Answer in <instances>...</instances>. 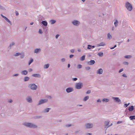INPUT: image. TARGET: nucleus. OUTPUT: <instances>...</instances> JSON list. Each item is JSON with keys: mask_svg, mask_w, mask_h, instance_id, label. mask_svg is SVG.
Here are the masks:
<instances>
[{"mask_svg": "<svg viewBox=\"0 0 135 135\" xmlns=\"http://www.w3.org/2000/svg\"><path fill=\"white\" fill-rule=\"evenodd\" d=\"M41 23L44 26H46L47 25V22L46 21H43L41 22Z\"/></svg>", "mask_w": 135, "mask_h": 135, "instance_id": "obj_19", "label": "nucleus"}, {"mask_svg": "<svg viewBox=\"0 0 135 135\" xmlns=\"http://www.w3.org/2000/svg\"><path fill=\"white\" fill-rule=\"evenodd\" d=\"M19 75L18 74H14L13 75V76H17Z\"/></svg>", "mask_w": 135, "mask_h": 135, "instance_id": "obj_54", "label": "nucleus"}, {"mask_svg": "<svg viewBox=\"0 0 135 135\" xmlns=\"http://www.w3.org/2000/svg\"><path fill=\"white\" fill-rule=\"evenodd\" d=\"M12 100L11 99V100H9L8 101V102L9 103H12Z\"/></svg>", "mask_w": 135, "mask_h": 135, "instance_id": "obj_59", "label": "nucleus"}, {"mask_svg": "<svg viewBox=\"0 0 135 135\" xmlns=\"http://www.w3.org/2000/svg\"><path fill=\"white\" fill-rule=\"evenodd\" d=\"M59 35L58 34H57L56 35V36H55V38L57 39L58 38V37H59Z\"/></svg>", "mask_w": 135, "mask_h": 135, "instance_id": "obj_52", "label": "nucleus"}, {"mask_svg": "<svg viewBox=\"0 0 135 135\" xmlns=\"http://www.w3.org/2000/svg\"><path fill=\"white\" fill-rule=\"evenodd\" d=\"M123 64L125 65H128V62H123Z\"/></svg>", "mask_w": 135, "mask_h": 135, "instance_id": "obj_46", "label": "nucleus"}, {"mask_svg": "<svg viewBox=\"0 0 135 135\" xmlns=\"http://www.w3.org/2000/svg\"><path fill=\"white\" fill-rule=\"evenodd\" d=\"M118 21L117 20H116L114 22V25H115V27H116L117 26L118 24Z\"/></svg>", "mask_w": 135, "mask_h": 135, "instance_id": "obj_31", "label": "nucleus"}, {"mask_svg": "<svg viewBox=\"0 0 135 135\" xmlns=\"http://www.w3.org/2000/svg\"><path fill=\"white\" fill-rule=\"evenodd\" d=\"M28 73V71L26 70H24L21 71V74L22 75H26Z\"/></svg>", "mask_w": 135, "mask_h": 135, "instance_id": "obj_17", "label": "nucleus"}, {"mask_svg": "<svg viewBox=\"0 0 135 135\" xmlns=\"http://www.w3.org/2000/svg\"><path fill=\"white\" fill-rule=\"evenodd\" d=\"M74 89L72 87H69L66 89V91L67 93H70L73 91Z\"/></svg>", "mask_w": 135, "mask_h": 135, "instance_id": "obj_9", "label": "nucleus"}, {"mask_svg": "<svg viewBox=\"0 0 135 135\" xmlns=\"http://www.w3.org/2000/svg\"><path fill=\"white\" fill-rule=\"evenodd\" d=\"M21 55V54L20 53V52H17L16 53L15 55L14 56H19Z\"/></svg>", "mask_w": 135, "mask_h": 135, "instance_id": "obj_36", "label": "nucleus"}, {"mask_svg": "<svg viewBox=\"0 0 135 135\" xmlns=\"http://www.w3.org/2000/svg\"><path fill=\"white\" fill-rule=\"evenodd\" d=\"M41 50V49L37 48L35 49L34 52L35 53L37 54L40 52Z\"/></svg>", "mask_w": 135, "mask_h": 135, "instance_id": "obj_14", "label": "nucleus"}, {"mask_svg": "<svg viewBox=\"0 0 135 135\" xmlns=\"http://www.w3.org/2000/svg\"><path fill=\"white\" fill-rule=\"evenodd\" d=\"M74 56V55H71L69 56V57L70 58H71Z\"/></svg>", "mask_w": 135, "mask_h": 135, "instance_id": "obj_51", "label": "nucleus"}, {"mask_svg": "<svg viewBox=\"0 0 135 135\" xmlns=\"http://www.w3.org/2000/svg\"><path fill=\"white\" fill-rule=\"evenodd\" d=\"M91 92V91L90 90H88L86 93V94H90Z\"/></svg>", "mask_w": 135, "mask_h": 135, "instance_id": "obj_41", "label": "nucleus"}, {"mask_svg": "<svg viewBox=\"0 0 135 135\" xmlns=\"http://www.w3.org/2000/svg\"><path fill=\"white\" fill-rule=\"evenodd\" d=\"M78 80V78H74L72 79V80L73 81H76Z\"/></svg>", "mask_w": 135, "mask_h": 135, "instance_id": "obj_43", "label": "nucleus"}, {"mask_svg": "<svg viewBox=\"0 0 135 135\" xmlns=\"http://www.w3.org/2000/svg\"><path fill=\"white\" fill-rule=\"evenodd\" d=\"M122 122V121H118L117 122V124H119L120 123H121Z\"/></svg>", "mask_w": 135, "mask_h": 135, "instance_id": "obj_45", "label": "nucleus"}, {"mask_svg": "<svg viewBox=\"0 0 135 135\" xmlns=\"http://www.w3.org/2000/svg\"><path fill=\"white\" fill-rule=\"evenodd\" d=\"M28 87L32 90H36L37 88V86L35 84H30L28 85Z\"/></svg>", "mask_w": 135, "mask_h": 135, "instance_id": "obj_3", "label": "nucleus"}, {"mask_svg": "<svg viewBox=\"0 0 135 135\" xmlns=\"http://www.w3.org/2000/svg\"><path fill=\"white\" fill-rule=\"evenodd\" d=\"M103 54L102 52H99L98 53V55L100 57H102L103 55Z\"/></svg>", "mask_w": 135, "mask_h": 135, "instance_id": "obj_35", "label": "nucleus"}, {"mask_svg": "<svg viewBox=\"0 0 135 135\" xmlns=\"http://www.w3.org/2000/svg\"><path fill=\"white\" fill-rule=\"evenodd\" d=\"M38 32L39 33L41 34H42L43 33L41 29H40L39 30Z\"/></svg>", "mask_w": 135, "mask_h": 135, "instance_id": "obj_39", "label": "nucleus"}, {"mask_svg": "<svg viewBox=\"0 0 135 135\" xmlns=\"http://www.w3.org/2000/svg\"><path fill=\"white\" fill-rule=\"evenodd\" d=\"M41 117V116H37L35 117V118L36 119H39Z\"/></svg>", "mask_w": 135, "mask_h": 135, "instance_id": "obj_40", "label": "nucleus"}, {"mask_svg": "<svg viewBox=\"0 0 135 135\" xmlns=\"http://www.w3.org/2000/svg\"><path fill=\"white\" fill-rule=\"evenodd\" d=\"M70 51L72 53H74V49H71L70 50Z\"/></svg>", "mask_w": 135, "mask_h": 135, "instance_id": "obj_56", "label": "nucleus"}, {"mask_svg": "<svg viewBox=\"0 0 135 135\" xmlns=\"http://www.w3.org/2000/svg\"><path fill=\"white\" fill-rule=\"evenodd\" d=\"M33 61V60L32 58H31L30 60L28 63V65H30Z\"/></svg>", "mask_w": 135, "mask_h": 135, "instance_id": "obj_27", "label": "nucleus"}, {"mask_svg": "<svg viewBox=\"0 0 135 135\" xmlns=\"http://www.w3.org/2000/svg\"><path fill=\"white\" fill-rule=\"evenodd\" d=\"M95 47L94 46H92L90 45H88L87 47V49H91V48H94Z\"/></svg>", "mask_w": 135, "mask_h": 135, "instance_id": "obj_23", "label": "nucleus"}, {"mask_svg": "<svg viewBox=\"0 0 135 135\" xmlns=\"http://www.w3.org/2000/svg\"><path fill=\"white\" fill-rule=\"evenodd\" d=\"M89 97L88 96H86L85 97H84V99H83V101H84L85 102L87 101L88 99H89Z\"/></svg>", "mask_w": 135, "mask_h": 135, "instance_id": "obj_26", "label": "nucleus"}, {"mask_svg": "<svg viewBox=\"0 0 135 135\" xmlns=\"http://www.w3.org/2000/svg\"><path fill=\"white\" fill-rule=\"evenodd\" d=\"M4 8V7L0 5V9H3Z\"/></svg>", "mask_w": 135, "mask_h": 135, "instance_id": "obj_48", "label": "nucleus"}, {"mask_svg": "<svg viewBox=\"0 0 135 135\" xmlns=\"http://www.w3.org/2000/svg\"><path fill=\"white\" fill-rule=\"evenodd\" d=\"M30 79L29 77L27 76H26L24 78V81H28Z\"/></svg>", "mask_w": 135, "mask_h": 135, "instance_id": "obj_25", "label": "nucleus"}, {"mask_svg": "<svg viewBox=\"0 0 135 135\" xmlns=\"http://www.w3.org/2000/svg\"><path fill=\"white\" fill-rule=\"evenodd\" d=\"M61 60L62 62H63L65 61V59L64 58H63L61 59Z\"/></svg>", "mask_w": 135, "mask_h": 135, "instance_id": "obj_47", "label": "nucleus"}, {"mask_svg": "<svg viewBox=\"0 0 135 135\" xmlns=\"http://www.w3.org/2000/svg\"><path fill=\"white\" fill-rule=\"evenodd\" d=\"M26 101L29 103H32V100L31 97L30 96H28L26 98Z\"/></svg>", "mask_w": 135, "mask_h": 135, "instance_id": "obj_10", "label": "nucleus"}, {"mask_svg": "<svg viewBox=\"0 0 135 135\" xmlns=\"http://www.w3.org/2000/svg\"><path fill=\"white\" fill-rule=\"evenodd\" d=\"M50 66L49 64H46L44 65V68L45 69H47Z\"/></svg>", "mask_w": 135, "mask_h": 135, "instance_id": "obj_22", "label": "nucleus"}, {"mask_svg": "<svg viewBox=\"0 0 135 135\" xmlns=\"http://www.w3.org/2000/svg\"><path fill=\"white\" fill-rule=\"evenodd\" d=\"M71 126V124H67L66 125V127H69Z\"/></svg>", "mask_w": 135, "mask_h": 135, "instance_id": "obj_53", "label": "nucleus"}, {"mask_svg": "<svg viewBox=\"0 0 135 135\" xmlns=\"http://www.w3.org/2000/svg\"><path fill=\"white\" fill-rule=\"evenodd\" d=\"M122 76H123L124 77H127V76L125 74H123L122 75Z\"/></svg>", "mask_w": 135, "mask_h": 135, "instance_id": "obj_50", "label": "nucleus"}, {"mask_svg": "<svg viewBox=\"0 0 135 135\" xmlns=\"http://www.w3.org/2000/svg\"><path fill=\"white\" fill-rule=\"evenodd\" d=\"M23 124L27 127L29 128H36L37 127V125L31 123L25 122L23 123Z\"/></svg>", "mask_w": 135, "mask_h": 135, "instance_id": "obj_1", "label": "nucleus"}, {"mask_svg": "<svg viewBox=\"0 0 135 135\" xmlns=\"http://www.w3.org/2000/svg\"><path fill=\"white\" fill-rule=\"evenodd\" d=\"M109 120L107 121H105V124L106 126L105 127V128H107L111 126H112L113 125V123H112L110 125H109Z\"/></svg>", "mask_w": 135, "mask_h": 135, "instance_id": "obj_11", "label": "nucleus"}, {"mask_svg": "<svg viewBox=\"0 0 135 135\" xmlns=\"http://www.w3.org/2000/svg\"><path fill=\"white\" fill-rule=\"evenodd\" d=\"M132 56L131 55H127L124 56V58L127 59H129L131 58Z\"/></svg>", "mask_w": 135, "mask_h": 135, "instance_id": "obj_29", "label": "nucleus"}, {"mask_svg": "<svg viewBox=\"0 0 135 135\" xmlns=\"http://www.w3.org/2000/svg\"><path fill=\"white\" fill-rule=\"evenodd\" d=\"M49 22L51 25H52L56 23V21L54 20H51Z\"/></svg>", "mask_w": 135, "mask_h": 135, "instance_id": "obj_21", "label": "nucleus"}, {"mask_svg": "<svg viewBox=\"0 0 135 135\" xmlns=\"http://www.w3.org/2000/svg\"><path fill=\"white\" fill-rule=\"evenodd\" d=\"M32 76L33 77L37 78H40L41 77V75L39 74H33L32 75Z\"/></svg>", "mask_w": 135, "mask_h": 135, "instance_id": "obj_15", "label": "nucleus"}, {"mask_svg": "<svg viewBox=\"0 0 135 135\" xmlns=\"http://www.w3.org/2000/svg\"><path fill=\"white\" fill-rule=\"evenodd\" d=\"M85 69L87 70H88L90 69V68L89 66H87L85 67Z\"/></svg>", "mask_w": 135, "mask_h": 135, "instance_id": "obj_42", "label": "nucleus"}, {"mask_svg": "<svg viewBox=\"0 0 135 135\" xmlns=\"http://www.w3.org/2000/svg\"><path fill=\"white\" fill-rule=\"evenodd\" d=\"M130 104V103H128V104H127L126 103L124 104V107L126 108Z\"/></svg>", "mask_w": 135, "mask_h": 135, "instance_id": "obj_37", "label": "nucleus"}, {"mask_svg": "<svg viewBox=\"0 0 135 135\" xmlns=\"http://www.w3.org/2000/svg\"><path fill=\"white\" fill-rule=\"evenodd\" d=\"M85 55H83V56L81 57L80 58L81 61H83L85 59Z\"/></svg>", "mask_w": 135, "mask_h": 135, "instance_id": "obj_30", "label": "nucleus"}, {"mask_svg": "<svg viewBox=\"0 0 135 135\" xmlns=\"http://www.w3.org/2000/svg\"><path fill=\"white\" fill-rule=\"evenodd\" d=\"M1 16L3 18H4L7 22H8L11 25H12V23L11 21L6 17L4 16L2 14H1Z\"/></svg>", "mask_w": 135, "mask_h": 135, "instance_id": "obj_12", "label": "nucleus"}, {"mask_svg": "<svg viewBox=\"0 0 135 135\" xmlns=\"http://www.w3.org/2000/svg\"><path fill=\"white\" fill-rule=\"evenodd\" d=\"M91 133H87L86 134V135H91Z\"/></svg>", "mask_w": 135, "mask_h": 135, "instance_id": "obj_58", "label": "nucleus"}, {"mask_svg": "<svg viewBox=\"0 0 135 135\" xmlns=\"http://www.w3.org/2000/svg\"><path fill=\"white\" fill-rule=\"evenodd\" d=\"M112 98L114 100L115 102L120 104L121 102L120 99L118 97H113Z\"/></svg>", "mask_w": 135, "mask_h": 135, "instance_id": "obj_7", "label": "nucleus"}, {"mask_svg": "<svg viewBox=\"0 0 135 135\" xmlns=\"http://www.w3.org/2000/svg\"><path fill=\"white\" fill-rule=\"evenodd\" d=\"M82 67V65L80 64H79L77 66L78 68L79 69H80Z\"/></svg>", "mask_w": 135, "mask_h": 135, "instance_id": "obj_38", "label": "nucleus"}, {"mask_svg": "<svg viewBox=\"0 0 135 135\" xmlns=\"http://www.w3.org/2000/svg\"><path fill=\"white\" fill-rule=\"evenodd\" d=\"M29 72H31L32 71V69L31 68H30L28 70Z\"/></svg>", "mask_w": 135, "mask_h": 135, "instance_id": "obj_55", "label": "nucleus"}, {"mask_svg": "<svg viewBox=\"0 0 135 135\" xmlns=\"http://www.w3.org/2000/svg\"><path fill=\"white\" fill-rule=\"evenodd\" d=\"M129 118L131 120H133L135 119V115H131L129 117Z\"/></svg>", "mask_w": 135, "mask_h": 135, "instance_id": "obj_28", "label": "nucleus"}, {"mask_svg": "<svg viewBox=\"0 0 135 135\" xmlns=\"http://www.w3.org/2000/svg\"><path fill=\"white\" fill-rule=\"evenodd\" d=\"M51 109V108H47L45 109L44 111V113H47Z\"/></svg>", "mask_w": 135, "mask_h": 135, "instance_id": "obj_24", "label": "nucleus"}, {"mask_svg": "<svg viewBox=\"0 0 135 135\" xmlns=\"http://www.w3.org/2000/svg\"><path fill=\"white\" fill-rule=\"evenodd\" d=\"M105 45V44L104 42H102L100 43L99 44L97 45V46H103Z\"/></svg>", "mask_w": 135, "mask_h": 135, "instance_id": "obj_20", "label": "nucleus"}, {"mask_svg": "<svg viewBox=\"0 0 135 135\" xmlns=\"http://www.w3.org/2000/svg\"><path fill=\"white\" fill-rule=\"evenodd\" d=\"M48 101V100L47 99H41L39 101L38 104H37V105H38L45 103L47 102Z\"/></svg>", "mask_w": 135, "mask_h": 135, "instance_id": "obj_5", "label": "nucleus"}, {"mask_svg": "<svg viewBox=\"0 0 135 135\" xmlns=\"http://www.w3.org/2000/svg\"><path fill=\"white\" fill-rule=\"evenodd\" d=\"M123 70V69H121L119 71V73H120Z\"/></svg>", "mask_w": 135, "mask_h": 135, "instance_id": "obj_49", "label": "nucleus"}, {"mask_svg": "<svg viewBox=\"0 0 135 135\" xmlns=\"http://www.w3.org/2000/svg\"><path fill=\"white\" fill-rule=\"evenodd\" d=\"M112 38V36L109 33H108L107 35V38L109 40H110Z\"/></svg>", "mask_w": 135, "mask_h": 135, "instance_id": "obj_34", "label": "nucleus"}, {"mask_svg": "<svg viewBox=\"0 0 135 135\" xmlns=\"http://www.w3.org/2000/svg\"><path fill=\"white\" fill-rule=\"evenodd\" d=\"M102 101L104 102H107L109 101V99H103L102 100Z\"/></svg>", "mask_w": 135, "mask_h": 135, "instance_id": "obj_32", "label": "nucleus"}, {"mask_svg": "<svg viewBox=\"0 0 135 135\" xmlns=\"http://www.w3.org/2000/svg\"><path fill=\"white\" fill-rule=\"evenodd\" d=\"M103 71L102 69L101 68L98 69L97 72V73L98 74H101L103 73Z\"/></svg>", "mask_w": 135, "mask_h": 135, "instance_id": "obj_13", "label": "nucleus"}, {"mask_svg": "<svg viewBox=\"0 0 135 135\" xmlns=\"http://www.w3.org/2000/svg\"><path fill=\"white\" fill-rule=\"evenodd\" d=\"M83 86V84L82 83H77L76 84L75 88L77 89H81Z\"/></svg>", "mask_w": 135, "mask_h": 135, "instance_id": "obj_4", "label": "nucleus"}, {"mask_svg": "<svg viewBox=\"0 0 135 135\" xmlns=\"http://www.w3.org/2000/svg\"><path fill=\"white\" fill-rule=\"evenodd\" d=\"M134 109V108L133 106L132 105L130 107H129L128 108V110L129 112H132Z\"/></svg>", "mask_w": 135, "mask_h": 135, "instance_id": "obj_18", "label": "nucleus"}, {"mask_svg": "<svg viewBox=\"0 0 135 135\" xmlns=\"http://www.w3.org/2000/svg\"><path fill=\"white\" fill-rule=\"evenodd\" d=\"M85 126L86 128L89 129L92 128L93 127V123H89L85 124Z\"/></svg>", "mask_w": 135, "mask_h": 135, "instance_id": "obj_6", "label": "nucleus"}, {"mask_svg": "<svg viewBox=\"0 0 135 135\" xmlns=\"http://www.w3.org/2000/svg\"><path fill=\"white\" fill-rule=\"evenodd\" d=\"M15 12L16 13V16H17L19 15V13L17 11H15Z\"/></svg>", "mask_w": 135, "mask_h": 135, "instance_id": "obj_44", "label": "nucleus"}, {"mask_svg": "<svg viewBox=\"0 0 135 135\" xmlns=\"http://www.w3.org/2000/svg\"><path fill=\"white\" fill-rule=\"evenodd\" d=\"M72 23L73 25L76 26H78L80 24V22L76 20H74L73 21Z\"/></svg>", "mask_w": 135, "mask_h": 135, "instance_id": "obj_8", "label": "nucleus"}, {"mask_svg": "<svg viewBox=\"0 0 135 135\" xmlns=\"http://www.w3.org/2000/svg\"><path fill=\"white\" fill-rule=\"evenodd\" d=\"M70 64H68V68H69L70 67Z\"/></svg>", "mask_w": 135, "mask_h": 135, "instance_id": "obj_61", "label": "nucleus"}, {"mask_svg": "<svg viewBox=\"0 0 135 135\" xmlns=\"http://www.w3.org/2000/svg\"><path fill=\"white\" fill-rule=\"evenodd\" d=\"M23 57H24V56L23 55H21V56L20 57L21 58H23Z\"/></svg>", "mask_w": 135, "mask_h": 135, "instance_id": "obj_62", "label": "nucleus"}, {"mask_svg": "<svg viewBox=\"0 0 135 135\" xmlns=\"http://www.w3.org/2000/svg\"><path fill=\"white\" fill-rule=\"evenodd\" d=\"M125 7L129 11H131L133 9V7L132 4L128 2H126Z\"/></svg>", "mask_w": 135, "mask_h": 135, "instance_id": "obj_2", "label": "nucleus"}, {"mask_svg": "<svg viewBox=\"0 0 135 135\" xmlns=\"http://www.w3.org/2000/svg\"><path fill=\"white\" fill-rule=\"evenodd\" d=\"M95 61L94 60H91L90 61L88 62V64L90 65H93L95 64Z\"/></svg>", "mask_w": 135, "mask_h": 135, "instance_id": "obj_16", "label": "nucleus"}, {"mask_svg": "<svg viewBox=\"0 0 135 135\" xmlns=\"http://www.w3.org/2000/svg\"><path fill=\"white\" fill-rule=\"evenodd\" d=\"M33 24V22H31L30 23V25H32Z\"/></svg>", "mask_w": 135, "mask_h": 135, "instance_id": "obj_63", "label": "nucleus"}, {"mask_svg": "<svg viewBox=\"0 0 135 135\" xmlns=\"http://www.w3.org/2000/svg\"><path fill=\"white\" fill-rule=\"evenodd\" d=\"M97 102H101V100L100 99H98L97 100Z\"/></svg>", "mask_w": 135, "mask_h": 135, "instance_id": "obj_57", "label": "nucleus"}, {"mask_svg": "<svg viewBox=\"0 0 135 135\" xmlns=\"http://www.w3.org/2000/svg\"><path fill=\"white\" fill-rule=\"evenodd\" d=\"M47 98H48L51 99V97L50 96H48Z\"/></svg>", "mask_w": 135, "mask_h": 135, "instance_id": "obj_60", "label": "nucleus"}, {"mask_svg": "<svg viewBox=\"0 0 135 135\" xmlns=\"http://www.w3.org/2000/svg\"><path fill=\"white\" fill-rule=\"evenodd\" d=\"M15 44L14 42H12L10 44L8 47V48L10 49L11 48V47L12 46L14 45H15Z\"/></svg>", "mask_w": 135, "mask_h": 135, "instance_id": "obj_33", "label": "nucleus"}, {"mask_svg": "<svg viewBox=\"0 0 135 135\" xmlns=\"http://www.w3.org/2000/svg\"><path fill=\"white\" fill-rule=\"evenodd\" d=\"M114 47H110V49H114Z\"/></svg>", "mask_w": 135, "mask_h": 135, "instance_id": "obj_64", "label": "nucleus"}]
</instances>
